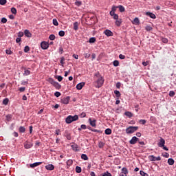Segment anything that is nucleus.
<instances>
[{"label": "nucleus", "mask_w": 176, "mask_h": 176, "mask_svg": "<svg viewBox=\"0 0 176 176\" xmlns=\"http://www.w3.org/2000/svg\"><path fill=\"white\" fill-rule=\"evenodd\" d=\"M79 120V116H78V115H74V116H68L65 119V122L67 124H71L72 122H76V120Z\"/></svg>", "instance_id": "2"}, {"label": "nucleus", "mask_w": 176, "mask_h": 176, "mask_svg": "<svg viewBox=\"0 0 176 176\" xmlns=\"http://www.w3.org/2000/svg\"><path fill=\"white\" fill-rule=\"evenodd\" d=\"M118 9H119L120 12L121 13H123V12H124L126 10V9L124 8V7L122 5H120L118 6H117Z\"/></svg>", "instance_id": "22"}, {"label": "nucleus", "mask_w": 176, "mask_h": 176, "mask_svg": "<svg viewBox=\"0 0 176 176\" xmlns=\"http://www.w3.org/2000/svg\"><path fill=\"white\" fill-rule=\"evenodd\" d=\"M148 159L150 162H160L162 160L160 156L155 157V155H149Z\"/></svg>", "instance_id": "4"}, {"label": "nucleus", "mask_w": 176, "mask_h": 176, "mask_svg": "<svg viewBox=\"0 0 176 176\" xmlns=\"http://www.w3.org/2000/svg\"><path fill=\"white\" fill-rule=\"evenodd\" d=\"M81 159H82V160H89V157H87L86 154H82Z\"/></svg>", "instance_id": "31"}, {"label": "nucleus", "mask_w": 176, "mask_h": 176, "mask_svg": "<svg viewBox=\"0 0 176 176\" xmlns=\"http://www.w3.org/2000/svg\"><path fill=\"white\" fill-rule=\"evenodd\" d=\"M8 104H9V98H6L3 100V105H8Z\"/></svg>", "instance_id": "33"}, {"label": "nucleus", "mask_w": 176, "mask_h": 176, "mask_svg": "<svg viewBox=\"0 0 176 176\" xmlns=\"http://www.w3.org/2000/svg\"><path fill=\"white\" fill-rule=\"evenodd\" d=\"M80 118H86V113H85V112H82V113L80 114Z\"/></svg>", "instance_id": "60"}, {"label": "nucleus", "mask_w": 176, "mask_h": 176, "mask_svg": "<svg viewBox=\"0 0 176 176\" xmlns=\"http://www.w3.org/2000/svg\"><path fill=\"white\" fill-rule=\"evenodd\" d=\"M166 144V140L163 138H160V142L157 143V146L159 148H162L164 146V144Z\"/></svg>", "instance_id": "9"}, {"label": "nucleus", "mask_w": 176, "mask_h": 176, "mask_svg": "<svg viewBox=\"0 0 176 176\" xmlns=\"http://www.w3.org/2000/svg\"><path fill=\"white\" fill-rule=\"evenodd\" d=\"M69 100H71V98L69 96L64 97L60 99V102L61 104L67 105L69 104Z\"/></svg>", "instance_id": "5"}, {"label": "nucleus", "mask_w": 176, "mask_h": 176, "mask_svg": "<svg viewBox=\"0 0 176 176\" xmlns=\"http://www.w3.org/2000/svg\"><path fill=\"white\" fill-rule=\"evenodd\" d=\"M119 58H120V60H124L126 58V56L121 54L119 55Z\"/></svg>", "instance_id": "56"}, {"label": "nucleus", "mask_w": 176, "mask_h": 176, "mask_svg": "<svg viewBox=\"0 0 176 176\" xmlns=\"http://www.w3.org/2000/svg\"><path fill=\"white\" fill-rule=\"evenodd\" d=\"M174 163H175L174 159L173 158L168 159V164H169V166H173Z\"/></svg>", "instance_id": "27"}, {"label": "nucleus", "mask_w": 176, "mask_h": 176, "mask_svg": "<svg viewBox=\"0 0 176 176\" xmlns=\"http://www.w3.org/2000/svg\"><path fill=\"white\" fill-rule=\"evenodd\" d=\"M94 76H96L98 79L94 82V85L96 89H100V87H102V85H104V77L101 76L100 72H96Z\"/></svg>", "instance_id": "1"}, {"label": "nucleus", "mask_w": 176, "mask_h": 176, "mask_svg": "<svg viewBox=\"0 0 176 176\" xmlns=\"http://www.w3.org/2000/svg\"><path fill=\"white\" fill-rule=\"evenodd\" d=\"M139 123H141V124H145L146 123V120H140Z\"/></svg>", "instance_id": "57"}, {"label": "nucleus", "mask_w": 176, "mask_h": 176, "mask_svg": "<svg viewBox=\"0 0 176 176\" xmlns=\"http://www.w3.org/2000/svg\"><path fill=\"white\" fill-rule=\"evenodd\" d=\"M53 24L54 25H56V26L58 25V21H57V19H53Z\"/></svg>", "instance_id": "48"}, {"label": "nucleus", "mask_w": 176, "mask_h": 176, "mask_svg": "<svg viewBox=\"0 0 176 176\" xmlns=\"http://www.w3.org/2000/svg\"><path fill=\"white\" fill-rule=\"evenodd\" d=\"M55 134H56V135H60V134H61V131H60V129H56V130L55 131Z\"/></svg>", "instance_id": "52"}, {"label": "nucleus", "mask_w": 176, "mask_h": 176, "mask_svg": "<svg viewBox=\"0 0 176 176\" xmlns=\"http://www.w3.org/2000/svg\"><path fill=\"white\" fill-rule=\"evenodd\" d=\"M114 20H118L119 19V15H118L117 14H115L113 16Z\"/></svg>", "instance_id": "64"}, {"label": "nucleus", "mask_w": 176, "mask_h": 176, "mask_svg": "<svg viewBox=\"0 0 176 176\" xmlns=\"http://www.w3.org/2000/svg\"><path fill=\"white\" fill-rule=\"evenodd\" d=\"M121 174H124V175H127L129 174V170L126 167H123L121 170Z\"/></svg>", "instance_id": "16"}, {"label": "nucleus", "mask_w": 176, "mask_h": 176, "mask_svg": "<svg viewBox=\"0 0 176 176\" xmlns=\"http://www.w3.org/2000/svg\"><path fill=\"white\" fill-rule=\"evenodd\" d=\"M24 35H25L27 38H31V36H32V34H31L28 30L24 31Z\"/></svg>", "instance_id": "18"}, {"label": "nucleus", "mask_w": 176, "mask_h": 176, "mask_svg": "<svg viewBox=\"0 0 176 176\" xmlns=\"http://www.w3.org/2000/svg\"><path fill=\"white\" fill-rule=\"evenodd\" d=\"M6 54L10 55V54H12L13 52H12L10 50H6Z\"/></svg>", "instance_id": "63"}, {"label": "nucleus", "mask_w": 176, "mask_h": 176, "mask_svg": "<svg viewBox=\"0 0 176 176\" xmlns=\"http://www.w3.org/2000/svg\"><path fill=\"white\" fill-rule=\"evenodd\" d=\"M133 22L135 24H140V19H138V17L135 18L134 20H133Z\"/></svg>", "instance_id": "46"}, {"label": "nucleus", "mask_w": 176, "mask_h": 176, "mask_svg": "<svg viewBox=\"0 0 176 176\" xmlns=\"http://www.w3.org/2000/svg\"><path fill=\"white\" fill-rule=\"evenodd\" d=\"M83 86H85V82H80L76 85L77 90H82L83 88Z\"/></svg>", "instance_id": "17"}, {"label": "nucleus", "mask_w": 176, "mask_h": 176, "mask_svg": "<svg viewBox=\"0 0 176 176\" xmlns=\"http://www.w3.org/2000/svg\"><path fill=\"white\" fill-rule=\"evenodd\" d=\"M162 41L163 42V43H168V39H167L166 38L162 37Z\"/></svg>", "instance_id": "44"}, {"label": "nucleus", "mask_w": 176, "mask_h": 176, "mask_svg": "<svg viewBox=\"0 0 176 176\" xmlns=\"http://www.w3.org/2000/svg\"><path fill=\"white\" fill-rule=\"evenodd\" d=\"M104 134H106V135H111V134H112V130L109 128L106 129L104 131Z\"/></svg>", "instance_id": "20"}, {"label": "nucleus", "mask_w": 176, "mask_h": 176, "mask_svg": "<svg viewBox=\"0 0 176 176\" xmlns=\"http://www.w3.org/2000/svg\"><path fill=\"white\" fill-rule=\"evenodd\" d=\"M25 53H28L30 52V47L28 45H26L24 48Z\"/></svg>", "instance_id": "45"}, {"label": "nucleus", "mask_w": 176, "mask_h": 176, "mask_svg": "<svg viewBox=\"0 0 176 176\" xmlns=\"http://www.w3.org/2000/svg\"><path fill=\"white\" fill-rule=\"evenodd\" d=\"M89 43H94L96 42V37H91L89 40Z\"/></svg>", "instance_id": "36"}, {"label": "nucleus", "mask_w": 176, "mask_h": 176, "mask_svg": "<svg viewBox=\"0 0 176 176\" xmlns=\"http://www.w3.org/2000/svg\"><path fill=\"white\" fill-rule=\"evenodd\" d=\"M73 163H74V161H72V160H68L67 162V166H72Z\"/></svg>", "instance_id": "43"}, {"label": "nucleus", "mask_w": 176, "mask_h": 176, "mask_svg": "<svg viewBox=\"0 0 176 176\" xmlns=\"http://www.w3.org/2000/svg\"><path fill=\"white\" fill-rule=\"evenodd\" d=\"M54 96H55V97L58 98V97H60V96H61V93H60V92H58V91H56V92L54 93Z\"/></svg>", "instance_id": "54"}, {"label": "nucleus", "mask_w": 176, "mask_h": 176, "mask_svg": "<svg viewBox=\"0 0 176 176\" xmlns=\"http://www.w3.org/2000/svg\"><path fill=\"white\" fill-rule=\"evenodd\" d=\"M58 35L59 36H64V35H65V32H64V30H60L58 32Z\"/></svg>", "instance_id": "41"}, {"label": "nucleus", "mask_w": 176, "mask_h": 176, "mask_svg": "<svg viewBox=\"0 0 176 176\" xmlns=\"http://www.w3.org/2000/svg\"><path fill=\"white\" fill-rule=\"evenodd\" d=\"M80 127H81V130H86V129H87V126H86V124H82Z\"/></svg>", "instance_id": "62"}, {"label": "nucleus", "mask_w": 176, "mask_h": 176, "mask_svg": "<svg viewBox=\"0 0 176 176\" xmlns=\"http://www.w3.org/2000/svg\"><path fill=\"white\" fill-rule=\"evenodd\" d=\"M102 176H112V174H111V173L109 171H106L102 174Z\"/></svg>", "instance_id": "42"}, {"label": "nucleus", "mask_w": 176, "mask_h": 176, "mask_svg": "<svg viewBox=\"0 0 176 176\" xmlns=\"http://www.w3.org/2000/svg\"><path fill=\"white\" fill-rule=\"evenodd\" d=\"M8 22V19L5 17H3L1 19V23H3V24L6 23Z\"/></svg>", "instance_id": "51"}, {"label": "nucleus", "mask_w": 176, "mask_h": 176, "mask_svg": "<svg viewBox=\"0 0 176 176\" xmlns=\"http://www.w3.org/2000/svg\"><path fill=\"white\" fill-rule=\"evenodd\" d=\"M19 133H25V127L21 126L19 129Z\"/></svg>", "instance_id": "30"}, {"label": "nucleus", "mask_w": 176, "mask_h": 176, "mask_svg": "<svg viewBox=\"0 0 176 176\" xmlns=\"http://www.w3.org/2000/svg\"><path fill=\"white\" fill-rule=\"evenodd\" d=\"M47 81L49 82V83H50L51 85H52V86L54 85L55 82L54 79L52 78H49Z\"/></svg>", "instance_id": "32"}, {"label": "nucleus", "mask_w": 176, "mask_h": 176, "mask_svg": "<svg viewBox=\"0 0 176 176\" xmlns=\"http://www.w3.org/2000/svg\"><path fill=\"white\" fill-rule=\"evenodd\" d=\"M89 122L90 126H91L92 127H96V126H97V124L96 123H97V120L94 119L91 120V118H89Z\"/></svg>", "instance_id": "12"}, {"label": "nucleus", "mask_w": 176, "mask_h": 176, "mask_svg": "<svg viewBox=\"0 0 176 176\" xmlns=\"http://www.w3.org/2000/svg\"><path fill=\"white\" fill-rule=\"evenodd\" d=\"M41 49H43V50H46V49L49 48V43H47L45 41H43L41 43Z\"/></svg>", "instance_id": "11"}, {"label": "nucleus", "mask_w": 176, "mask_h": 176, "mask_svg": "<svg viewBox=\"0 0 176 176\" xmlns=\"http://www.w3.org/2000/svg\"><path fill=\"white\" fill-rule=\"evenodd\" d=\"M125 116H127V118H133V113L130 111H126L124 113Z\"/></svg>", "instance_id": "26"}, {"label": "nucleus", "mask_w": 176, "mask_h": 176, "mask_svg": "<svg viewBox=\"0 0 176 176\" xmlns=\"http://www.w3.org/2000/svg\"><path fill=\"white\" fill-rule=\"evenodd\" d=\"M23 145H24L25 149H31V148L34 146V144L28 141L25 142Z\"/></svg>", "instance_id": "7"}, {"label": "nucleus", "mask_w": 176, "mask_h": 176, "mask_svg": "<svg viewBox=\"0 0 176 176\" xmlns=\"http://www.w3.org/2000/svg\"><path fill=\"white\" fill-rule=\"evenodd\" d=\"M116 9H118V6H113L111 8V12H116Z\"/></svg>", "instance_id": "58"}, {"label": "nucleus", "mask_w": 176, "mask_h": 176, "mask_svg": "<svg viewBox=\"0 0 176 176\" xmlns=\"http://www.w3.org/2000/svg\"><path fill=\"white\" fill-rule=\"evenodd\" d=\"M104 34L107 36H113V33L112 32V31H111L109 30H104Z\"/></svg>", "instance_id": "14"}, {"label": "nucleus", "mask_w": 176, "mask_h": 176, "mask_svg": "<svg viewBox=\"0 0 176 176\" xmlns=\"http://www.w3.org/2000/svg\"><path fill=\"white\" fill-rule=\"evenodd\" d=\"M146 31H152V30H153V28H152V26L150 25H146L145 28Z\"/></svg>", "instance_id": "39"}, {"label": "nucleus", "mask_w": 176, "mask_h": 176, "mask_svg": "<svg viewBox=\"0 0 176 176\" xmlns=\"http://www.w3.org/2000/svg\"><path fill=\"white\" fill-rule=\"evenodd\" d=\"M56 79H58V82H61L63 80V76H56Z\"/></svg>", "instance_id": "50"}, {"label": "nucleus", "mask_w": 176, "mask_h": 176, "mask_svg": "<svg viewBox=\"0 0 176 176\" xmlns=\"http://www.w3.org/2000/svg\"><path fill=\"white\" fill-rule=\"evenodd\" d=\"M58 50H59L60 54H63V53H64V49L63 48V47H60Z\"/></svg>", "instance_id": "55"}, {"label": "nucleus", "mask_w": 176, "mask_h": 176, "mask_svg": "<svg viewBox=\"0 0 176 176\" xmlns=\"http://www.w3.org/2000/svg\"><path fill=\"white\" fill-rule=\"evenodd\" d=\"M49 39H50V41H54V39H56V36H55L54 34H51V35H50V36H49Z\"/></svg>", "instance_id": "40"}, {"label": "nucleus", "mask_w": 176, "mask_h": 176, "mask_svg": "<svg viewBox=\"0 0 176 176\" xmlns=\"http://www.w3.org/2000/svg\"><path fill=\"white\" fill-rule=\"evenodd\" d=\"M174 96H175V92H174V91H170L169 92V96L170 97H174Z\"/></svg>", "instance_id": "49"}, {"label": "nucleus", "mask_w": 176, "mask_h": 176, "mask_svg": "<svg viewBox=\"0 0 176 176\" xmlns=\"http://www.w3.org/2000/svg\"><path fill=\"white\" fill-rule=\"evenodd\" d=\"M73 25L74 31H78L79 28V23L78 22H74Z\"/></svg>", "instance_id": "23"}, {"label": "nucleus", "mask_w": 176, "mask_h": 176, "mask_svg": "<svg viewBox=\"0 0 176 176\" xmlns=\"http://www.w3.org/2000/svg\"><path fill=\"white\" fill-rule=\"evenodd\" d=\"M65 58H64V56H62L60 58V62L62 66H63L64 64H65Z\"/></svg>", "instance_id": "34"}, {"label": "nucleus", "mask_w": 176, "mask_h": 176, "mask_svg": "<svg viewBox=\"0 0 176 176\" xmlns=\"http://www.w3.org/2000/svg\"><path fill=\"white\" fill-rule=\"evenodd\" d=\"M114 94H116V97H117V98H119L120 96H122V94H120V91L118 90L114 91Z\"/></svg>", "instance_id": "29"}, {"label": "nucleus", "mask_w": 176, "mask_h": 176, "mask_svg": "<svg viewBox=\"0 0 176 176\" xmlns=\"http://www.w3.org/2000/svg\"><path fill=\"white\" fill-rule=\"evenodd\" d=\"M25 71L23 73V76H28V75H31V71L28 70V69H25V68H24Z\"/></svg>", "instance_id": "24"}, {"label": "nucleus", "mask_w": 176, "mask_h": 176, "mask_svg": "<svg viewBox=\"0 0 176 176\" xmlns=\"http://www.w3.org/2000/svg\"><path fill=\"white\" fill-rule=\"evenodd\" d=\"M64 137H65L67 138V140H68L69 141H70V140H72V137L71 136V132H69V131L68 130H65V133H64Z\"/></svg>", "instance_id": "6"}, {"label": "nucleus", "mask_w": 176, "mask_h": 176, "mask_svg": "<svg viewBox=\"0 0 176 176\" xmlns=\"http://www.w3.org/2000/svg\"><path fill=\"white\" fill-rule=\"evenodd\" d=\"M24 36V33L23 32H19L18 34V38H21Z\"/></svg>", "instance_id": "53"}, {"label": "nucleus", "mask_w": 176, "mask_h": 176, "mask_svg": "<svg viewBox=\"0 0 176 176\" xmlns=\"http://www.w3.org/2000/svg\"><path fill=\"white\" fill-rule=\"evenodd\" d=\"M71 148L73 151H74V152H79V151H80L79 146L75 143L71 145Z\"/></svg>", "instance_id": "8"}, {"label": "nucleus", "mask_w": 176, "mask_h": 176, "mask_svg": "<svg viewBox=\"0 0 176 176\" xmlns=\"http://www.w3.org/2000/svg\"><path fill=\"white\" fill-rule=\"evenodd\" d=\"M45 167L48 171H53V170H54V165L52 164H49L46 165Z\"/></svg>", "instance_id": "13"}, {"label": "nucleus", "mask_w": 176, "mask_h": 176, "mask_svg": "<svg viewBox=\"0 0 176 176\" xmlns=\"http://www.w3.org/2000/svg\"><path fill=\"white\" fill-rule=\"evenodd\" d=\"M52 86H54L57 90H60V89H61V85L58 82H55Z\"/></svg>", "instance_id": "21"}, {"label": "nucleus", "mask_w": 176, "mask_h": 176, "mask_svg": "<svg viewBox=\"0 0 176 176\" xmlns=\"http://www.w3.org/2000/svg\"><path fill=\"white\" fill-rule=\"evenodd\" d=\"M138 130V126H131L126 129V134H133V133H135Z\"/></svg>", "instance_id": "3"}, {"label": "nucleus", "mask_w": 176, "mask_h": 176, "mask_svg": "<svg viewBox=\"0 0 176 176\" xmlns=\"http://www.w3.org/2000/svg\"><path fill=\"white\" fill-rule=\"evenodd\" d=\"M113 65H114L115 67H119V60H116L113 62Z\"/></svg>", "instance_id": "38"}, {"label": "nucleus", "mask_w": 176, "mask_h": 176, "mask_svg": "<svg viewBox=\"0 0 176 176\" xmlns=\"http://www.w3.org/2000/svg\"><path fill=\"white\" fill-rule=\"evenodd\" d=\"M137 141H140V139L136 136H133L129 141V143L131 144V145H134L135 144H137Z\"/></svg>", "instance_id": "10"}, {"label": "nucleus", "mask_w": 176, "mask_h": 176, "mask_svg": "<svg viewBox=\"0 0 176 176\" xmlns=\"http://www.w3.org/2000/svg\"><path fill=\"white\" fill-rule=\"evenodd\" d=\"M11 12L12 14H17V10L14 7L11 8Z\"/></svg>", "instance_id": "35"}, {"label": "nucleus", "mask_w": 176, "mask_h": 176, "mask_svg": "<svg viewBox=\"0 0 176 176\" xmlns=\"http://www.w3.org/2000/svg\"><path fill=\"white\" fill-rule=\"evenodd\" d=\"M42 164V162H34L33 164H30L31 168H34V167H38V166H41Z\"/></svg>", "instance_id": "15"}, {"label": "nucleus", "mask_w": 176, "mask_h": 176, "mask_svg": "<svg viewBox=\"0 0 176 176\" xmlns=\"http://www.w3.org/2000/svg\"><path fill=\"white\" fill-rule=\"evenodd\" d=\"M146 14V16H148V17H151V19H156V15L152 12H147Z\"/></svg>", "instance_id": "19"}, {"label": "nucleus", "mask_w": 176, "mask_h": 176, "mask_svg": "<svg viewBox=\"0 0 176 176\" xmlns=\"http://www.w3.org/2000/svg\"><path fill=\"white\" fill-rule=\"evenodd\" d=\"M75 5H76V6H82V1H76L75 2Z\"/></svg>", "instance_id": "47"}, {"label": "nucleus", "mask_w": 176, "mask_h": 176, "mask_svg": "<svg viewBox=\"0 0 176 176\" xmlns=\"http://www.w3.org/2000/svg\"><path fill=\"white\" fill-rule=\"evenodd\" d=\"M140 175H142V176H149V175H148V173L144 172V170H140Z\"/></svg>", "instance_id": "37"}, {"label": "nucleus", "mask_w": 176, "mask_h": 176, "mask_svg": "<svg viewBox=\"0 0 176 176\" xmlns=\"http://www.w3.org/2000/svg\"><path fill=\"white\" fill-rule=\"evenodd\" d=\"M92 131L94 132V133H102V131L101 130H97V129H94V130H92Z\"/></svg>", "instance_id": "59"}, {"label": "nucleus", "mask_w": 176, "mask_h": 176, "mask_svg": "<svg viewBox=\"0 0 176 176\" xmlns=\"http://www.w3.org/2000/svg\"><path fill=\"white\" fill-rule=\"evenodd\" d=\"M6 0H0V5H6Z\"/></svg>", "instance_id": "61"}, {"label": "nucleus", "mask_w": 176, "mask_h": 176, "mask_svg": "<svg viewBox=\"0 0 176 176\" xmlns=\"http://www.w3.org/2000/svg\"><path fill=\"white\" fill-rule=\"evenodd\" d=\"M121 25H122V19H116V25H117V27H120Z\"/></svg>", "instance_id": "25"}, {"label": "nucleus", "mask_w": 176, "mask_h": 176, "mask_svg": "<svg viewBox=\"0 0 176 176\" xmlns=\"http://www.w3.org/2000/svg\"><path fill=\"white\" fill-rule=\"evenodd\" d=\"M76 173H77V174L82 173V168H80L79 166H76Z\"/></svg>", "instance_id": "28"}]
</instances>
